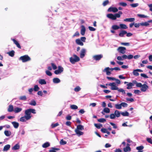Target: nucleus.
Returning <instances> with one entry per match:
<instances>
[{"mask_svg": "<svg viewBox=\"0 0 152 152\" xmlns=\"http://www.w3.org/2000/svg\"><path fill=\"white\" fill-rule=\"evenodd\" d=\"M127 33V32L125 31H121L119 34V35L121 37H123L124 35Z\"/></svg>", "mask_w": 152, "mask_h": 152, "instance_id": "nucleus-32", "label": "nucleus"}, {"mask_svg": "<svg viewBox=\"0 0 152 152\" xmlns=\"http://www.w3.org/2000/svg\"><path fill=\"white\" fill-rule=\"evenodd\" d=\"M112 28L114 30H116L120 28V27L117 25H114L112 26Z\"/></svg>", "mask_w": 152, "mask_h": 152, "instance_id": "nucleus-38", "label": "nucleus"}, {"mask_svg": "<svg viewBox=\"0 0 152 152\" xmlns=\"http://www.w3.org/2000/svg\"><path fill=\"white\" fill-rule=\"evenodd\" d=\"M95 126L98 129H100L101 127L102 126V124H94Z\"/></svg>", "mask_w": 152, "mask_h": 152, "instance_id": "nucleus-44", "label": "nucleus"}, {"mask_svg": "<svg viewBox=\"0 0 152 152\" xmlns=\"http://www.w3.org/2000/svg\"><path fill=\"white\" fill-rule=\"evenodd\" d=\"M109 3V1L108 0L104 1L103 3V5L104 6H105Z\"/></svg>", "mask_w": 152, "mask_h": 152, "instance_id": "nucleus-63", "label": "nucleus"}, {"mask_svg": "<svg viewBox=\"0 0 152 152\" xmlns=\"http://www.w3.org/2000/svg\"><path fill=\"white\" fill-rule=\"evenodd\" d=\"M75 131L76 134L78 136L83 135L84 134V133L83 132H81L80 131V130H78L77 129H75Z\"/></svg>", "mask_w": 152, "mask_h": 152, "instance_id": "nucleus-15", "label": "nucleus"}, {"mask_svg": "<svg viewBox=\"0 0 152 152\" xmlns=\"http://www.w3.org/2000/svg\"><path fill=\"white\" fill-rule=\"evenodd\" d=\"M148 88V86L146 84L142 85L141 88L140 90L141 91L145 92Z\"/></svg>", "mask_w": 152, "mask_h": 152, "instance_id": "nucleus-9", "label": "nucleus"}, {"mask_svg": "<svg viewBox=\"0 0 152 152\" xmlns=\"http://www.w3.org/2000/svg\"><path fill=\"white\" fill-rule=\"evenodd\" d=\"M40 89L38 87L37 85H35L34 86V88H33L34 90L35 91H38Z\"/></svg>", "mask_w": 152, "mask_h": 152, "instance_id": "nucleus-39", "label": "nucleus"}, {"mask_svg": "<svg viewBox=\"0 0 152 152\" xmlns=\"http://www.w3.org/2000/svg\"><path fill=\"white\" fill-rule=\"evenodd\" d=\"M83 126L79 125L77 126V128L75 129H77L78 130H83L84 129Z\"/></svg>", "mask_w": 152, "mask_h": 152, "instance_id": "nucleus-28", "label": "nucleus"}, {"mask_svg": "<svg viewBox=\"0 0 152 152\" xmlns=\"http://www.w3.org/2000/svg\"><path fill=\"white\" fill-rule=\"evenodd\" d=\"M29 104L35 106L36 104V103L35 101H33L29 103Z\"/></svg>", "mask_w": 152, "mask_h": 152, "instance_id": "nucleus-60", "label": "nucleus"}, {"mask_svg": "<svg viewBox=\"0 0 152 152\" xmlns=\"http://www.w3.org/2000/svg\"><path fill=\"white\" fill-rule=\"evenodd\" d=\"M107 17L112 20H115L116 18L115 17V15H113L112 14H109L107 15Z\"/></svg>", "mask_w": 152, "mask_h": 152, "instance_id": "nucleus-12", "label": "nucleus"}, {"mask_svg": "<svg viewBox=\"0 0 152 152\" xmlns=\"http://www.w3.org/2000/svg\"><path fill=\"white\" fill-rule=\"evenodd\" d=\"M122 14V12L121 11H119L118 13H116L115 14V15L116 18V19L117 18H119L121 15Z\"/></svg>", "mask_w": 152, "mask_h": 152, "instance_id": "nucleus-23", "label": "nucleus"}, {"mask_svg": "<svg viewBox=\"0 0 152 152\" xmlns=\"http://www.w3.org/2000/svg\"><path fill=\"white\" fill-rule=\"evenodd\" d=\"M59 149L57 148H52L51 149L49 150V152H56V151L59 150Z\"/></svg>", "mask_w": 152, "mask_h": 152, "instance_id": "nucleus-46", "label": "nucleus"}, {"mask_svg": "<svg viewBox=\"0 0 152 152\" xmlns=\"http://www.w3.org/2000/svg\"><path fill=\"white\" fill-rule=\"evenodd\" d=\"M26 99V96H22L19 97V99L22 100H25Z\"/></svg>", "mask_w": 152, "mask_h": 152, "instance_id": "nucleus-50", "label": "nucleus"}, {"mask_svg": "<svg viewBox=\"0 0 152 152\" xmlns=\"http://www.w3.org/2000/svg\"><path fill=\"white\" fill-rule=\"evenodd\" d=\"M81 29L80 31V33L83 36L84 35L86 31V28L84 26L82 25L81 26Z\"/></svg>", "mask_w": 152, "mask_h": 152, "instance_id": "nucleus-18", "label": "nucleus"}, {"mask_svg": "<svg viewBox=\"0 0 152 152\" xmlns=\"http://www.w3.org/2000/svg\"><path fill=\"white\" fill-rule=\"evenodd\" d=\"M13 110L14 111L13 106L12 105H10L8 109V111L9 112H11Z\"/></svg>", "mask_w": 152, "mask_h": 152, "instance_id": "nucleus-35", "label": "nucleus"}, {"mask_svg": "<svg viewBox=\"0 0 152 152\" xmlns=\"http://www.w3.org/2000/svg\"><path fill=\"white\" fill-rule=\"evenodd\" d=\"M88 28L89 30L91 31H95L96 29L91 26H89Z\"/></svg>", "mask_w": 152, "mask_h": 152, "instance_id": "nucleus-61", "label": "nucleus"}, {"mask_svg": "<svg viewBox=\"0 0 152 152\" xmlns=\"http://www.w3.org/2000/svg\"><path fill=\"white\" fill-rule=\"evenodd\" d=\"M147 141L149 143L152 144V140L150 138H147Z\"/></svg>", "mask_w": 152, "mask_h": 152, "instance_id": "nucleus-64", "label": "nucleus"}, {"mask_svg": "<svg viewBox=\"0 0 152 152\" xmlns=\"http://www.w3.org/2000/svg\"><path fill=\"white\" fill-rule=\"evenodd\" d=\"M119 84H118L117 83H110L108 84H107V86H108L111 87L110 89L113 90H115L118 89V86Z\"/></svg>", "mask_w": 152, "mask_h": 152, "instance_id": "nucleus-3", "label": "nucleus"}, {"mask_svg": "<svg viewBox=\"0 0 152 152\" xmlns=\"http://www.w3.org/2000/svg\"><path fill=\"white\" fill-rule=\"evenodd\" d=\"M10 147V145H5L3 148V151H7L8 150Z\"/></svg>", "mask_w": 152, "mask_h": 152, "instance_id": "nucleus-25", "label": "nucleus"}, {"mask_svg": "<svg viewBox=\"0 0 152 152\" xmlns=\"http://www.w3.org/2000/svg\"><path fill=\"white\" fill-rule=\"evenodd\" d=\"M133 73L134 75L136 76H138L139 75V73L137 69L133 70Z\"/></svg>", "mask_w": 152, "mask_h": 152, "instance_id": "nucleus-40", "label": "nucleus"}, {"mask_svg": "<svg viewBox=\"0 0 152 152\" xmlns=\"http://www.w3.org/2000/svg\"><path fill=\"white\" fill-rule=\"evenodd\" d=\"M137 15L140 18H146L148 17L147 16L145 15H144L137 14Z\"/></svg>", "mask_w": 152, "mask_h": 152, "instance_id": "nucleus-52", "label": "nucleus"}, {"mask_svg": "<svg viewBox=\"0 0 152 152\" xmlns=\"http://www.w3.org/2000/svg\"><path fill=\"white\" fill-rule=\"evenodd\" d=\"M81 90V88L79 86H77L74 88V91L75 92H78Z\"/></svg>", "mask_w": 152, "mask_h": 152, "instance_id": "nucleus-55", "label": "nucleus"}, {"mask_svg": "<svg viewBox=\"0 0 152 152\" xmlns=\"http://www.w3.org/2000/svg\"><path fill=\"white\" fill-rule=\"evenodd\" d=\"M126 99L128 101H129L131 102H133L134 101V99L132 98H127Z\"/></svg>", "mask_w": 152, "mask_h": 152, "instance_id": "nucleus-62", "label": "nucleus"}, {"mask_svg": "<svg viewBox=\"0 0 152 152\" xmlns=\"http://www.w3.org/2000/svg\"><path fill=\"white\" fill-rule=\"evenodd\" d=\"M103 111H104V112L107 113H109L110 111V109L107 107H105L103 109Z\"/></svg>", "mask_w": 152, "mask_h": 152, "instance_id": "nucleus-43", "label": "nucleus"}, {"mask_svg": "<svg viewBox=\"0 0 152 152\" xmlns=\"http://www.w3.org/2000/svg\"><path fill=\"white\" fill-rule=\"evenodd\" d=\"M121 104V107L122 106L123 107H126L128 106V104L125 102H122Z\"/></svg>", "mask_w": 152, "mask_h": 152, "instance_id": "nucleus-57", "label": "nucleus"}, {"mask_svg": "<svg viewBox=\"0 0 152 152\" xmlns=\"http://www.w3.org/2000/svg\"><path fill=\"white\" fill-rule=\"evenodd\" d=\"M140 26H148L149 25L148 23L145 22V23H140Z\"/></svg>", "mask_w": 152, "mask_h": 152, "instance_id": "nucleus-54", "label": "nucleus"}, {"mask_svg": "<svg viewBox=\"0 0 152 152\" xmlns=\"http://www.w3.org/2000/svg\"><path fill=\"white\" fill-rule=\"evenodd\" d=\"M59 125V124L57 123L56 124L52 123L51 125V127L52 128H54Z\"/></svg>", "mask_w": 152, "mask_h": 152, "instance_id": "nucleus-49", "label": "nucleus"}, {"mask_svg": "<svg viewBox=\"0 0 152 152\" xmlns=\"http://www.w3.org/2000/svg\"><path fill=\"white\" fill-rule=\"evenodd\" d=\"M118 11V9L115 7H110L108 8L107 11L109 12H116Z\"/></svg>", "mask_w": 152, "mask_h": 152, "instance_id": "nucleus-8", "label": "nucleus"}, {"mask_svg": "<svg viewBox=\"0 0 152 152\" xmlns=\"http://www.w3.org/2000/svg\"><path fill=\"white\" fill-rule=\"evenodd\" d=\"M46 74L48 76H51L52 75V73L48 70H46Z\"/></svg>", "mask_w": 152, "mask_h": 152, "instance_id": "nucleus-59", "label": "nucleus"}, {"mask_svg": "<svg viewBox=\"0 0 152 152\" xmlns=\"http://www.w3.org/2000/svg\"><path fill=\"white\" fill-rule=\"evenodd\" d=\"M79 35L80 34L79 32L78 31H76L73 35L72 37L73 38L76 36L78 37Z\"/></svg>", "mask_w": 152, "mask_h": 152, "instance_id": "nucleus-58", "label": "nucleus"}, {"mask_svg": "<svg viewBox=\"0 0 152 152\" xmlns=\"http://www.w3.org/2000/svg\"><path fill=\"white\" fill-rule=\"evenodd\" d=\"M64 70L63 68L60 66L58 67V69L54 71V73L56 75H58L62 73Z\"/></svg>", "mask_w": 152, "mask_h": 152, "instance_id": "nucleus-5", "label": "nucleus"}, {"mask_svg": "<svg viewBox=\"0 0 152 152\" xmlns=\"http://www.w3.org/2000/svg\"><path fill=\"white\" fill-rule=\"evenodd\" d=\"M66 143V141H64L63 139H61L60 141V144L61 145H64Z\"/></svg>", "mask_w": 152, "mask_h": 152, "instance_id": "nucleus-51", "label": "nucleus"}, {"mask_svg": "<svg viewBox=\"0 0 152 152\" xmlns=\"http://www.w3.org/2000/svg\"><path fill=\"white\" fill-rule=\"evenodd\" d=\"M123 150L125 152L131 151V149L130 147V145L129 144H126V147L125 148H124Z\"/></svg>", "mask_w": 152, "mask_h": 152, "instance_id": "nucleus-13", "label": "nucleus"}, {"mask_svg": "<svg viewBox=\"0 0 152 152\" xmlns=\"http://www.w3.org/2000/svg\"><path fill=\"white\" fill-rule=\"evenodd\" d=\"M76 43L79 45L80 46H83V43L81 41V40L80 39H77L75 40Z\"/></svg>", "mask_w": 152, "mask_h": 152, "instance_id": "nucleus-17", "label": "nucleus"}, {"mask_svg": "<svg viewBox=\"0 0 152 152\" xmlns=\"http://www.w3.org/2000/svg\"><path fill=\"white\" fill-rule=\"evenodd\" d=\"M80 60V58L76 55H73L72 57L70 58V61L71 63L74 64L75 62L79 61Z\"/></svg>", "mask_w": 152, "mask_h": 152, "instance_id": "nucleus-2", "label": "nucleus"}, {"mask_svg": "<svg viewBox=\"0 0 152 152\" xmlns=\"http://www.w3.org/2000/svg\"><path fill=\"white\" fill-rule=\"evenodd\" d=\"M115 108L117 109H121L122 107L121 104H115Z\"/></svg>", "mask_w": 152, "mask_h": 152, "instance_id": "nucleus-36", "label": "nucleus"}, {"mask_svg": "<svg viewBox=\"0 0 152 152\" xmlns=\"http://www.w3.org/2000/svg\"><path fill=\"white\" fill-rule=\"evenodd\" d=\"M135 20V18H126L124 20V21L129 22H133Z\"/></svg>", "mask_w": 152, "mask_h": 152, "instance_id": "nucleus-20", "label": "nucleus"}, {"mask_svg": "<svg viewBox=\"0 0 152 152\" xmlns=\"http://www.w3.org/2000/svg\"><path fill=\"white\" fill-rule=\"evenodd\" d=\"M114 114L115 116L117 117H119L120 116V112L118 110H116L115 111Z\"/></svg>", "mask_w": 152, "mask_h": 152, "instance_id": "nucleus-26", "label": "nucleus"}, {"mask_svg": "<svg viewBox=\"0 0 152 152\" xmlns=\"http://www.w3.org/2000/svg\"><path fill=\"white\" fill-rule=\"evenodd\" d=\"M109 69V67H107L105 68V69L103 70V72H106V74L107 75H110L111 74V71H110Z\"/></svg>", "mask_w": 152, "mask_h": 152, "instance_id": "nucleus-14", "label": "nucleus"}, {"mask_svg": "<svg viewBox=\"0 0 152 152\" xmlns=\"http://www.w3.org/2000/svg\"><path fill=\"white\" fill-rule=\"evenodd\" d=\"M4 133L5 135L7 137L9 136L11 134V132L9 131H5L4 132Z\"/></svg>", "mask_w": 152, "mask_h": 152, "instance_id": "nucleus-27", "label": "nucleus"}, {"mask_svg": "<svg viewBox=\"0 0 152 152\" xmlns=\"http://www.w3.org/2000/svg\"><path fill=\"white\" fill-rule=\"evenodd\" d=\"M120 28L121 29H126L128 27L126 25L124 24H120Z\"/></svg>", "mask_w": 152, "mask_h": 152, "instance_id": "nucleus-24", "label": "nucleus"}, {"mask_svg": "<svg viewBox=\"0 0 152 152\" xmlns=\"http://www.w3.org/2000/svg\"><path fill=\"white\" fill-rule=\"evenodd\" d=\"M86 50L85 48L81 49L80 53V57L81 58H83L86 54Z\"/></svg>", "mask_w": 152, "mask_h": 152, "instance_id": "nucleus-7", "label": "nucleus"}, {"mask_svg": "<svg viewBox=\"0 0 152 152\" xmlns=\"http://www.w3.org/2000/svg\"><path fill=\"white\" fill-rule=\"evenodd\" d=\"M14 43L16 45L17 47L19 48H21V47L18 42L14 39H12Z\"/></svg>", "mask_w": 152, "mask_h": 152, "instance_id": "nucleus-29", "label": "nucleus"}, {"mask_svg": "<svg viewBox=\"0 0 152 152\" xmlns=\"http://www.w3.org/2000/svg\"><path fill=\"white\" fill-rule=\"evenodd\" d=\"M127 85V88L128 89H131L132 88V86H134L133 83H128Z\"/></svg>", "mask_w": 152, "mask_h": 152, "instance_id": "nucleus-33", "label": "nucleus"}, {"mask_svg": "<svg viewBox=\"0 0 152 152\" xmlns=\"http://www.w3.org/2000/svg\"><path fill=\"white\" fill-rule=\"evenodd\" d=\"M38 82L39 84L41 85H45L47 83L46 81L44 79H39L38 80Z\"/></svg>", "mask_w": 152, "mask_h": 152, "instance_id": "nucleus-16", "label": "nucleus"}, {"mask_svg": "<svg viewBox=\"0 0 152 152\" xmlns=\"http://www.w3.org/2000/svg\"><path fill=\"white\" fill-rule=\"evenodd\" d=\"M121 114L123 116H129V113L127 111H125V112H121Z\"/></svg>", "mask_w": 152, "mask_h": 152, "instance_id": "nucleus-30", "label": "nucleus"}, {"mask_svg": "<svg viewBox=\"0 0 152 152\" xmlns=\"http://www.w3.org/2000/svg\"><path fill=\"white\" fill-rule=\"evenodd\" d=\"M107 78L109 80L116 81V82L118 84H121L120 81L118 79H116L115 78L110 77H107Z\"/></svg>", "mask_w": 152, "mask_h": 152, "instance_id": "nucleus-11", "label": "nucleus"}, {"mask_svg": "<svg viewBox=\"0 0 152 152\" xmlns=\"http://www.w3.org/2000/svg\"><path fill=\"white\" fill-rule=\"evenodd\" d=\"M103 57V55L102 54L96 55L93 56V59L96 61L99 60Z\"/></svg>", "mask_w": 152, "mask_h": 152, "instance_id": "nucleus-10", "label": "nucleus"}, {"mask_svg": "<svg viewBox=\"0 0 152 152\" xmlns=\"http://www.w3.org/2000/svg\"><path fill=\"white\" fill-rule=\"evenodd\" d=\"M15 52L13 50L11 51L10 52L7 53V54H9V56L11 57H13L14 55Z\"/></svg>", "mask_w": 152, "mask_h": 152, "instance_id": "nucleus-41", "label": "nucleus"}, {"mask_svg": "<svg viewBox=\"0 0 152 152\" xmlns=\"http://www.w3.org/2000/svg\"><path fill=\"white\" fill-rule=\"evenodd\" d=\"M31 113L35 114L36 113L35 110L34 109H29L25 110V115L20 118V121L21 122H24L30 119L31 117Z\"/></svg>", "mask_w": 152, "mask_h": 152, "instance_id": "nucleus-1", "label": "nucleus"}, {"mask_svg": "<svg viewBox=\"0 0 152 152\" xmlns=\"http://www.w3.org/2000/svg\"><path fill=\"white\" fill-rule=\"evenodd\" d=\"M19 60L22 61L23 62H25L30 60V57L27 55L21 56L19 58Z\"/></svg>", "mask_w": 152, "mask_h": 152, "instance_id": "nucleus-4", "label": "nucleus"}, {"mask_svg": "<svg viewBox=\"0 0 152 152\" xmlns=\"http://www.w3.org/2000/svg\"><path fill=\"white\" fill-rule=\"evenodd\" d=\"M20 148V145L18 144H16L12 148V149L13 150H16L19 149Z\"/></svg>", "mask_w": 152, "mask_h": 152, "instance_id": "nucleus-31", "label": "nucleus"}, {"mask_svg": "<svg viewBox=\"0 0 152 152\" xmlns=\"http://www.w3.org/2000/svg\"><path fill=\"white\" fill-rule=\"evenodd\" d=\"M117 90L119 92H122L123 94H125V90H124L123 88H118V89H117Z\"/></svg>", "mask_w": 152, "mask_h": 152, "instance_id": "nucleus-47", "label": "nucleus"}, {"mask_svg": "<svg viewBox=\"0 0 152 152\" xmlns=\"http://www.w3.org/2000/svg\"><path fill=\"white\" fill-rule=\"evenodd\" d=\"M118 52L122 54L125 53L126 50V48L124 47H120L117 49Z\"/></svg>", "mask_w": 152, "mask_h": 152, "instance_id": "nucleus-6", "label": "nucleus"}, {"mask_svg": "<svg viewBox=\"0 0 152 152\" xmlns=\"http://www.w3.org/2000/svg\"><path fill=\"white\" fill-rule=\"evenodd\" d=\"M110 119H114L115 118L116 116L115 114L112 113L110 114Z\"/></svg>", "mask_w": 152, "mask_h": 152, "instance_id": "nucleus-48", "label": "nucleus"}, {"mask_svg": "<svg viewBox=\"0 0 152 152\" xmlns=\"http://www.w3.org/2000/svg\"><path fill=\"white\" fill-rule=\"evenodd\" d=\"M53 82L55 83H58L60 82V80L58 78H54L53 79Z\"/></svg>", "mask_w": 152, "mask_h": 152, "instance_id": "nucleus-22", "label": "nucleus"}, {"mask_svg": "<svg viewBox=\"0 0 152 152\" xmlns=\"http://www.w3.org/2000/svg\"><path fill=\"white\" fill-rule=\"evenodd\" d=\"M118 4L123 7H126L127 5L126 3L123 2H121L119 3Z\"/></svg>", "mask_w": 152, "mask_h": 152, "instance_id": "nucleus-45", "label": "nucleus"}, {"mask_svg": "<svg viewBox=\"0 0 152 152\" xmlns=\"http://www.w3.org/2000/svg\"><path fill=\"white\" fill-rule=\"evenodd\" d=\"M98 121L101 123H104L106 121V120L104 118H101L98 119Z\"/></svg>", "mask_w": 152, "mask_h": 152, "instance_id": "nucleus-42", "label": "nucleus"}, {"mask_svg": "<svg viewBox=\"0 0 152 152\" xmlns=\"http://www.w3.org/2000/svg\"><path fill=\"white\" fill-rule=\"evenodd\" d=\"M50 145V143L48 142H47L43 144L42 146L44 148H46L49 147Z\"/></svg>", "mask_w": 152, "mask_h": 152, "instance_id": "nucleus-34", "label": "nucleus"}, {"mask_svg": "<svg viewBox=\"0 0 152 152\" xmlns=\"http://www.w3.org/2000/svg\"><path fill=\"white\" fill-rule=\"evenodd\" d=\"M143 148L144 147L143 146H140L137 147L136 148V149L138 151H140L142 150Z\"/></svg>", "mask_w": 152, "mask_h": 152, "instance_id": "nucleus-56", "label": "nucleus"}, {"mask_svg": "<svg viewBox=\"0 0 152 152\" xmlns=\"http://www.w3.org/2000/svg\"><path fill=\"white\" fill-rule=\"evenodd\" d=\"M22 110V109L21 108L16 107L14 108V111L15 113H18L21 112Z\"/></svg>", "mask_w": 152, "mask_h": 152, "instance_id": "nucleus-19", "label": "nucleus"}, {"mask_svg": "<svg viewBox=\"0 0 152 152\" xmlns=\"http://www.w3.org/2000/svg\"><path fill=\"white\" fill-rule=\"evenodd\" d=\"M130 5L132 7H137L139 5V4L138 3L133 4H131Z\"/></svg>", "mask_w": 152, "mask_h": 152, "instance_id": "nucleus-53", "label": "nucleus"}, {"mask_svg": "<svg viewBox=\"0 0 152 152\" xmlns=\"http://www.w3.org/2000/svg\"><path fill=\"white\" fill-rule=\"evenodd\" d=\"M70 108L73 110H76L78 108V107L75 104L71 105L70 106Z\"/></svg>", "mask_w": 152, "mask_h": 152, "instance_id": "nucleus-37", "label": "nucleus"}, {"mask_svg": "<svg viewBox=\"0 0 152 152\" xmlns=\"http://www.w3.org/2000/svg\"><path fill=\"white\" fill-rule=\"evenodd\" d=\"M12 124L13 125L14 127L15 128L17 129L19 126V124L16 122H12Z\"/></svg>", "mask_w": 152, "mask_h": 152, "instance_id": "nucleus-21", "label": "nucleus"}]
</instances>
